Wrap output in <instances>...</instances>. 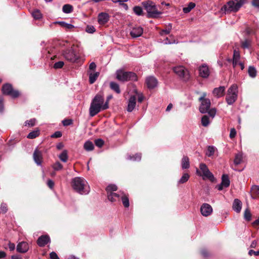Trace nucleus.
I'll return each instance as SVG.
<instances>
[{
	"label": "nucleus",
	"instance_id": "obj_3",
	"mask_svg": "<svg viewBox=\"0 0 259 259\" xmlns=\"http://www.w3.org/2000/svg\"><path fill=\"white\" fill-rule=\"evenodd\" d=\"M142 5L147 12V17L157 19L160 18L162 12L158 10L157 6L152 1L148 0L142 2Z\"/></svg>",
	"mask_w": 259,
	"mask_h": 259
},
{
	"label": "nucleus",
	"instance_id": "obj_23",
	"mask_svg": "<svg viewBox=\"0 0 259 259\" xmlns=\"http://www.w3.org/2000/svg\"><path fill=\"white\" fill-rule=\"evenodd\" d=\"M225 91V87L224 86H220L219 88H214L212 93L217 98H220L224 95Z\"/></svg>",
	"mask_w": 259,
	"mask_h": 259
},
{
	"label": "nucleus",
	"instance_id": "obj_21",
	"mask_svg": "<svg viewBox=\"0 0 259 259\" xmlns=\"http://www.w3.org/2000/svg\"><path fill=\"white\" fill-rule=\"evenodd\" d=\"M109 20V15L105 12H101L98 16V21L100 24L103 25L108 22Z\"/></svg>",
	"mask_w": 259,
	"mask_h": 259
},
{
	"label": "nucleus",
	"instance_id": "obj_43",
	"mask_svg": "<svg viewBox=\"0 0 259 259\" xmlns=\"http://www.w3.org/2000/svg\"><path fill=\"white\" fill-rule=\"evenodd\" d=\"M63 165L59 161H56L52 165V168L55 171L60 170L63 169Z\"/></svg>",
	"mask_w": 259,
	"mask_h": 259
},
{
	"label": "nucleus",
	"instance_id": "obj_2",
	"mask_svg": "<svg viewBox=\"0 0 259 259\" xmlns=\"http://www.w3.org/2000/svg\"><path fill=\"white\" fill-rule=\"evenodd\" d=\"M71 185L76 192L81 195L88 194L90 191L88 182L81 177L73 178L71 181Z\"/></svg>",
	"mask_w": 259,
	"mask_h": 259
},
{
	"label": "nucleus",
	"instance_id": "obj_7",
	"mask_svg": "<svg viewBox=\"0 0 259 259\" xmlns=\"http://www.w3.org/2000/svg\"><path fill=\"white\" fill-rule=\"evenodd\" d=\"M238 97V85L233 84L227 91L226 101L229 105H233L237 100Z\"/></svg>",
	"mask_w": 259,
	"mask_h": 259
},
{
	"label": "nucleus",
	"instance_id": "obj_22",
	"mask_svg": "<svg viewBox=\"0 0 259 259\" xmlns=\"http://www.w3.org/2000/svg\"><path fill=\"white\" fill-rule=\"evenodd\" d=\"M242 206V203L239 199L236 198L234 200L232 208L235 212L239 213L241 210Z\"/></svg>",
	"mask_w": 259,
	"mask_h": 259
},
{
	"label": "nucleus",
	"instance_id": "obj_12",
	"mask_svg": "<svg viewBox=\"0 0 259 259\" xmlns=\"http://www.w3.org/2000/svg\"><path fill=\"white\" fill-rule=\"evenodd\" d=\"M213 209L211 206L206 203H203L200 207V212L204 217H208L212 212Z\"/></svg>",
	"mask_w": 259,
	"mask_h": 259
},
{
	"label": "nucleus",
	"instance_id": "obj_63",
	"mask_svg": "<svg viewBox=\"0 0 259 259\" xmlns=\"http://www.w3.org/2000/svg\"><path fill=\"white\" fill-rule=\"evenodd\" d=\"M47 185L49 188L52 189L54 186V183L52 180H48Z\"/></svg>",
	"mask_w": 259,
	"mask_h": 259
},
{
	"label": "nucleus",
	"instance_id": "obj_6",
	"mask_svg": "<svg viewBox=\"0 0 259 259\" xmlns=\"http://www.w3.org/2000/svg\"><path fill=\"white\" fill-rule=\"evenodd\" d=\"M108 199L111 202L121 200L125 208H127L130 206L128 196L122 191H119L118 193L111 192L108 195Z\"/></svg>",
	"mask_w": 259,
	"mask_h": 259
},
{
	"label": "nucleus",
	"instance_id": "obj_53",
	"mask_svg": "<svg viewBox=\"0 0 259 259\" xmlns=\"http://www.w3.org/2000/svg\"><path fill=\"white\" fill-rule=\"evenodd\" d=\"M1 209L3 213H6L8 211L7 205L5 203H2L1 205Z\"/></svg>",
	"mask_w": 259,
	"mask_h": 259
},
{
	"label": "nucleus",
	"instance_id": "obj_11",
	"mask_svg": "<svg viewBox=\"0 0 259 259\" xmlns=\"http://www.w3.org/2000/svg\"><path fill=\"white\" fill-rule=\"evenodd\" d=\"M2 92L3 94L11 96L13 98H16L20 95L17 90H14L12 85L10 83H5L3 85Z\"/></svg>",
	"mask_w": 259,
	"mask_h": 259
},
{
	"label": "nucleus",
	"instance_id": "obj_54",
	"mask_svg": "<svg viewBox=\"0 0 259 259\" xmlns=\"http://www.w3.org/2000/svg\"><path fill=\"white\" fill-rule=\"evenodd\" d=\"M64 126H68L72 124V120L70 119H65L62 121Z\"/></svg>",
	"mask_w": 259,
	"mask_h": 259
},
{
	"label": "nucleus",
	"instance_id": "obj_8",
	"mask_svg": "<svg viewBox=\"0 0 259 259\" xmlns=\"http://www.w3.org/2000/svg\"><path fill=\"white\" fill-rule=\"evenodd\" d=\"M200 170L196 169V174L203 177V179H208L212 181L214 180L213 174L210 171L206 164L201 163L199 165Z\"/></svg>",
	"mask_w": 259,
	"mask_h": 259
},
{
	"label": "nucleus",
	"instance_id": "obj_10",
	"mask_svg": "<svg viewBox=\"0 0 259 259\" xmlns=\"http://www.w3.org/2000/svg\"><path fill=\"white\" fill-rule=\"evenodd\" d=\"M173 70L180 78L184 81H187L190 78V74L188 70L183 66H178L174 67Z\"/></svg>",
	"mask_w": 259,
	"mask_h": 259
},
{
	"label": "nucleus",
	"instance_id": "obj_44",
	"mask_svg": "<svg viewBox=\"0 0 259 259\" xmlns=\"http://www.w3.org/2000/svg\"><path fill=\"white\" fill-rule=\"evenodd\" d=\"M117 190V187L114 184L109 185L107 188L106 190L108 192V195L110 194L113 191H115Z\"/></svg>",
	"mask_w": 259,
	"mask_h": 259
},
{
	"label": "nucleus",
	"instance_id": "obj_14",
	"mask_svg": "<svg viewBox=\"0 0 259 259\" xmlns=\"http://www.w3.org/2000/svg\"><path fill=\"white\" fill-rule=\"evenodd\" d=\"M211 103L209 99L202 101L199 107V111L202 113H206L209 110Z\"/></svg>",
	"mask_w": 259,
	"mask_h": 259
},
{
	"label": "nucleus",
	"instance_id": "obj_55",
	"mask_svg": "<svg viewBox=\"0 0 259 259\" xmlns=\"http://www.w3.org/2000/svg\"><path fill=\"white\" fill-rule=\"evenodd\" d=\"M236 135V131L234 128H232L230 130L229 137L231 139L235 138Z\"/></svg>",
	"mask_w": 259,
	"mask_h": 259
},
{
	"label": "nucleus",
	"instance_id": "obj_26",
	"mask_svg": "<svg viewBox=\"0 0 259 259\" xmlns=\"http://www.w3.org/2000/svg\"><path fill=\"white\" fill-rule=\"evenodd\" d=\"M217 150V149L214 146H208L205 155L208 157H211L214 155L215 151Z\"/></svg>",
	"mask_w": 259,
	"mask_h": 259
},
{
	"label": "nucleus",
	"instance_id": "obj_28",
	"mask_svg": "<svg viewBox=\"0 0 259 259\" xmlns=\"http://www.w3.org/2000/svg\"><path fill=\"white\" fill-rule=\"evenodd\" d=\"M110 88L117 94H120L121 92L119 84L114 81L110 82Z\"/></svg>",
	"mask_w": 259,
	"mask_h": 259
},
{
	"label": "nucleus",
	"instance_id": "obj_19",
	"mask_svg": "<svg viewBox=\"0 0 259 259\" xmlns=\"http://www.w3.org/2000/svg\"><path fill=\"white\" fill-rule=\"evenodd\" d=\"M51 239L50 237L47 235H41L40 236L37 240V243L40 247H44L48 243L50 242Z\"/></svg>",
	"mask_w": 259,
	"mask_h": 259
},
{
	"label": "nucleus",
	"instance_id": "obj_29",
	"mask_svg": "<svg viewBox=\"0 0 259 259\" xmlns=\"http://www.w3.org/2000/svg\"><path fill=\"white\" fill-rule=\"evenodd\" d=\"M55 23L59 24L62 27L65 28L66 29H72L74 28V26L71 24L67 23L64 21H56Z\"/></svg>",
	"mask_w": 259,
	"mask_h": 259
},
{
	"label": "nucleus",
	"instance_id": "obj_61",
	"mask_svg": "<svg viewBox=\"0 0 259 259\" xmlns=\"http://www.w3.org/2000/svg\"><path fill=\"white\" fill-rule=\"evenodd\" d=\"M252 5L259 10V0H252Z\"/></svg>",
	"mask_w": 259,
	"mask_h": 259
},
{
	"label": "nucleus",
	"instance_id": "obj_41",
	"mask_svg": "<svg viewBox=\"0 0 259 259\" xmlns=\"http://www.w3.org/2000/svg\"><path fill=\"white\" fill-rule=\"evenodd\" d=\"M31 15L33 18L35 20H39L42 18V14L39 10L36 9L33 11Z\"/></svg>",
	"mask_w": 259,
	"mask_h": 259
},
{
	"label": "nucleus",
	"instance_id": "obj_9",
	"mask_svg": "<svg viewBox=\"0 0 259 259\" xmlns=\"http://www.w3.org/2000/svg\"><path fill=\"white\" fill-rule=\"evenodd\" d=\"M62 55L66 60L70 62H75L79 59V57L72 48H67L62 51Z\"/></svg>",
	"mask_w": 259,
	"mask_h": 259
},
{
	"label": "nucleus",
	"instance_id": "obj_31",
	"mask_svg": "<svg viewBox=\"0 0 259 259\" xmlns=\"http://www.w3.org/2000/svg\"><path fill=\"white\" fill-rule=\"evenodd\" d=\"M59 158L63 162H66L68 159V152L66 150H64L58 156Z\"/></svg>",
	"mask_w": 259,
	"mask_h": 259
},
{
	"label": "nucleus",
	"instance_id": "obj_33",
	"mask_svg": "<svg viewBox=\"0 0 259 259\" xmlns=\"http://www.w3.org/2000/svg\"><path fill=\"white\" fill-rule=\"evenodd\" d=\"M84 149L87 151H91L94 150V145L90 140L86 141L83 145Z\"/></svg>",
	"mask_w": 259,
	"mask_h": 259
},
{
	"label": "nucleus",
	"instance_id": "obj_47",
	"mask_svg": "<svg viewBox=\"0 0 259 259\" xmlns=\"http://www.w3.org/2000/svg\"><path fill=\"white\" fill-rule=\"evenodd\" d=\"M35 122L36 119L35 118H31L29 120H26L24 122V125L32 127L35 125Z\"/></svg>",
	"mask_w": 259,
	"mask_h": 259
},
{
	"label": "nucleus",
	"instance_id": "obj_15",
	"mask_svg": "<svg viewBox=\"0 0 259 259\" xmlns=\"http://www.w3.org/2000/svg\"><path fill=\"white\" fill-rule=\"evenodd\" d=\"M29 246L28 244L25 241L19 242L16 247V250L19 253H26L29 250Z\"/></svg>",
	"mask_w": 259,
	"mask_h": 259
},
{
	"label": "nucleus",
	"instance_id": "obj_50",
	"mask_svg": "<svg viewBox=\"0 0 259 259\" xmlns=\"http://www.w3.org/2000/svg\"><path fill=\"white\" fill-rule=\"evenodd\" d=\"M96 31V29L93 25H87L85 28V31L89 33H93Z\"/></svg>",
	"mask_w": 259,
	"mask_h": 259
},
{
	"label": "nucleus",
	"instance_id": "obj_18",
	"mask_svg": "<svg viewBox=\"0 0 259 259\" xmlns=\"http://www.w3.org/2000/svg\"><path fill=\"white\" fill-rule=\"evenodd\" d=\"M33 158L37 165H41L42 158V153L37 148H36L33 152Z\"/></svg>",
	"mask_w": 259,
	"mask_h": 259
},
{
	"label": "nucleus",
	"instance_id": "obj_35",
	"mask_svg": "<svg viewBox=\"0 0 259 259\" xmlns=\"http://www.w3.org/2000/svg\"><path fill=\"white\" fill-rule=\"evenodd\" d=\"M243 159L242 154L241 153H238L235 155V158L234 160V163L236 165L240 164Z\"/></svg>",
	"mask_w": 259,
	"mask_h": 259
},
{
	"label": "nucleus",
	"instance_id": "obj_36",
	"mask_svg": "<svg viewBox=\"0 0 259 259\" xmlns=\"http://www.w3.org/2000/svg\"><path fill=\"white\" fill-rule=\"evenodd\" d=\"M127 159L135 161H139L141 159V154L136 153L133 156L128 155Z\"/></svg>",
	"mask_w": 259,
	"mask_h": 259
},
{
	"label": "nucleus",
	"instance_id": "obj_27",
	"mask_svg": "<svg viewBox=\"0 0 259 259\" xmlns=\"http://www.w3.org/2000/svg\"><path fill=\"white\" fill-rule=\"evenodd\" d=\"M182 169H187L190 167L189 159L187 156H183L181 162Z\"/></svg>",
	"mask_w": 259,
	"mask_h": 259
},
{
	"label": "nucleus",
	"instance_id": "obj_17",
	"mask_svg": "<svg viewBox=\"0 0 259 259\" xmlns=\"http://www.w3.org/2000/svg\"><path fill=\"white\" fill-rule=\"evenodd\" d=\"M146 83L149 89H153L157 85L158 81L154 76H149L146 79Z\"/></svg>",
	"mask_w": 259,
	"mask_h": 259
},
{
	"label": "nucleus",
	"instance_id": "obj_20",
	"mask_svg": "<svg viewBox=\"0 0 259 259\" xmlns=\"http://www.w3.org/2000/svg\"><path fill=\"white\" fill-rule=\"evenodd\" d=\"M143 33V29L141 26H136L133 28L130 32V34L133 38H137L140 36Z\"/></svg>",
	"mask_w": 259,
	"mask_h": 259
},
{
	"label": "nucleus",
	"instance_id": "obj_45",
	"mask_svg": "<svg viewBox=\"0 0 259 259\" xmlns=\"http://www.w3.org/2000/svg\"><path fill=\"white\" fill-rule=\"evenodd\" d=\"M189 175L187 173H185L183 174L182 177L181 178V179L178 181V183L179 184H184L186 183L189 179Z\"/></svg>",
	"mask_w": 259,
	"mask_h": 259
},
{
	"label": "nucleus",
	"instance_id": "obj_60",
	"mask_svg": "<svg viewBox=\"0 0 259 259\" xmlns=\"http://www.w3.org/2000/svg\"><path fill=\"white\" fill-rule=\"evenodd\" d=\"M4 111V105L3 103V98H0V113H3Z\"/></svg>",
	"mask_w": 259,
	"mask_h": 259
},
{
	"label": "nucleus",
	"instance_id": "obj_40",
	"mask_svg": "<svg viewBox=\"0 0 259 259\" xmlns=\"http://www.w3.org/2000/svg\"><path fill=\"white\" fill-rule=\"evenodd\" d=\"M134 13L137 16H142L143 14V10L141 7L136 6L133 8Z\"/></svg>",
	"mask_w": 259,
	"mask_h": 259
},
{
	"label": "nucleus",
	"instance_id": "obj_1",
	"mask_svg": "<svg viewBox=\"0 0 259 259\" xmlns=\"http://www.w3.org/2000/svg\"><path fill=\"white\" fill-rule=\"evenodd\" d=\"M109 108V105L105 103L104 96L97 94L92 99L89 108V114L91 117L95 116L100 112Z\"/></svg>",
	"mask_w": 259,
	"mask_h": 259
},
{
	"label": "nucleus",
	"instance_id": "obj_57",
	"mask_svg": "<svg viewBox=\"0 0 259 259\" xmlns=\"http://www.w3.org/2000/svg\"><path fill=\"white\" fill-rule=\"evenodd\" d=\"M50 257L51 259H60L57 253L54 251H52L50 253Z\"/></svg>",
	"mask_w": 259,
	"mask_h": 259
},
{
	"label": "nucleus",
	"instance_id": "obj_51",
	"mask_svg": "<svg viewBox=\"0 0 259 259\" xmlns=\"http://www.w3.org/2000/svg\"><path fill=\"white\" fill-rule=\"evenodd\" d=\"M95 144L96 146L101 148L104 144V141L102 139H98L95 140Z\"/></svg>",
	"mask_w": 259,
	"mask_h": 259
},
{
	"label": "nucleus",
	"instance_id": "obj_48",
	"mask_svg": "<svg viewBox=\"0 0 259 259\" xmlns=\"http://www.w3.org/2000/svg\"><path fill=\"white\" fill-rule=\"evenodd\" d=\"M64 65V63L62 61H60L57 62H55L53 67L55 69H58L62 68Z\"/></svg>",
	"mask_w": 259,
	"mask_h": 259
},
{
	"label": "nucleus",
	"instance_id": "obj_49",
	"mask_svg": "<svg viewBox=\"0 0 259 259\" xmlns=\"http://www.w3.org/2000/svg\"><path fill=\"white\" fill-rule=\"evenodd\" d=\"M171 28H172V24L171 23H169L168 24V28L166 29L162 30L160 32V34L161 35H162L164 34H168L171 31Z\"/></svg>",
	"mask_w": 259,
	"mask_h": 259
},
{
	"label": "nucleus",
	"instance_id": "obj_62",
	"mask_svg": "<svg viewBox=\"0 0 259 259\" xmlns=\"http://www.w3.org/2000/svg\"><path fill=\"white\" fill-rule=\"evenodd\" d=\"M201 254L203 257H207L209 255L208 252L205 249H203L201 251Z\"/></svg>",
	"mask_w": 259,
	"mask_h": 259
},
{
	"label": "nucleus",
	"instance_id": "obj_4",
	"mask_svg": "<svg viewBox=\"0 0 259 259\" xmlns=\"http://www.w3.org/2000/svg\"><path fill=\"white\" fill-rule=\"evenodd\" d=\"M245 0H232L229 1L221 8V11L225 13L236 12L244 4Z\"/></svg>",
	"mask_w": 259,
	"mask_h": 259
},
{
	"label": "nucleus",
	"instance_id": "obj_34",
	"mask_svg": "<svg viewBox=\"0 0 259 259\" xmlns=\"http://www.w3.org/2000/svg\"><path fill=\"white\" fill-rule=\"evenodd\" d=\"M99 75V72L91 73L89 74V82L91 84L94 83Z\"/></svg>",
	"mask_w": 259,
	"mask_h": 259
},
{
	"label": "nucleus",
	"instance_id": "obj_16",
	"mask_svg": "<svg viewBox=\"0 0 259 259\" xmlns=\"http://www.w3.org/2000/svg\"><path fill=\"white\" fill-rule=\"evenodd\" d=\"M199 74L202 78H207L209 75V70L207 66L204 64L198 68Z\"/></svg>",
	"mask_w": 259,
	"mask_h": 259
},
{
	"label": "nucleus",
	"instance_id": "obj_25",
	"mask_svg": "<svg viewBox=\"0 0 259 259\" xmlns=\"http://www.w3.org/2000/svg\"><path fill=\"white\" fill-rule=\"evenodd\" d=\"M240 54L239 52L236 50H234L233 52V57L232 59V65L233 68H235L237 65L238 63L240 62Z\"/></svg>",
	"mask_w": 259,
	"mask_h": 259
},
{
	"label": "nucleus",
	"instance_id": "obj_64",
	"mask_svg": "<svg viewBox=\"0 0 259 259\" xmlns=\"http://www.w3.org/2000/svg\"><path fill=\"white\" fill-rule=\"evenodd\" d=\"M8 246L10 251H13L15 248V245L13 243L10 242L8 244Z\"/></svg>",
	"mask_w": 259,
	"mask_h": 259
},
{
	"label": "nucleus",
	"instance_id": "obj_46",
	"mask_svg": "<svg viewBox=\"0 0 259 259\" xmlns=\"http://www.w3.org/2000/svg\"><path fill=\"white\" fill-rule=\"evenodd\" d=\"M210 122L209 118L207 115H204L201 118V124L203 126H207L209 125Z\"/></svg>",
	"mask_w": 259,
	"mask_h": 259
},
{
	"label": "nucleus",
	"instance_id": "obj_24",
	"mask_svg": "<svg viewBox=\"0 0 259 259\" xmlns=\"http://www.w3.org/2000/svg\"><path fill=\"white\" fill-rule=\"evenodd\" d=\"M136 99L134 96H131L129 100L127 107V111L129 112H131L134 109L136 104Z\"/></svg>",
	"mask_w": 259,
	"mask_h": 259
},
{
	"label": "nucleus",
	"instance_id": "obj_42",
	"mask_svg": "<svg viewBox=\"0 0 259 259\" xmlns=\"http://www.w3.org/2000/svg\"><path fill=\"white\" fill-rule=\"evenodd\" d=\"M244 219L246 221H250L251 220V213L248 208L245 209L244 212Z\"/></svg>",
	"mask_w": 259,
	"mask_h": 259
},
{
	"label": "nucleus",
	"instance_id": "obj_59",
	"mask_svg": "<svg viewBox=\"0 0 259 259\" xmlns=\"http://www.w3.org/2000/svg\"><path fill=\"white\" fill-rule=\"evenodd\" d=\"M62 133L60 131L55 132L52 136V138H60L62 136Z\"/></svg>",
	"mask_w": 259,
	"mask_h": 259
},
{
	"label": "nucleus",
	"instance_id": "obj_58",
	"mask_svg": "<svg viewBox=\"0 0 259 259\" xmlns=\"http://www.w3.org/2000/svg\"><path fill=\"white\" fill-rule=\"evenodd\" d=\"M248 254L250 256L252 255H254L255 256H258L259 255V250L257 251H254L252 249H250L248 251Z\"/></svg>",
	"mask_w": 259,
	"mask_h": 259
},
{
	"label": "nucleus",
	"instance_id": "obj_30",
	"mask_svg": "<svg viewBox=\"0 0 259 259\" xmlns=\"http://www.w3.org/2000/svg\"><path fill=\"white\" fill-rule=\"evenodd\" d=\"M249 76L254 78L256 76L257 71L255 68L253 66H249L247 71Z\"/></svg>",
	"mask_w": 259,
	"mask_h": 259
},
{
	"label": "nucleus",
	"instance_id": "obj_39",
	"mask_svg": "<svg viewBox=\"0 0 259 259\" xmlns=\"http://www.w3.org/2000/svg\"><path fill=\"white\" fill-rule=\"evenodd\" d=\"M251 40L249 39H245L244 41H241V46L244 49H249L250 44L251 43Z\"/></svg>",
	"mask_w": 259,
	"mask_h": 259
},
{
	"label": "nucleus",
	"instance_id": "obj_52",
	"mask_svg": "<svg viewBox=\"0 0 259 259\" xmlns=\"http://www.w3.org/2000/svg\"><path fill=\"white\" fill-rule=\"evenodd\" d=\"M208 114L209 115L210 117H211L212 118H214L215 114H216V109L215 108H212L210 110H209L208 111Z\"/></svg>",
	"mask_w": 259,
	"mask_h": 259
},
{
	"label": "nucleus",
	"instance_id": "obj_5",
	"mask_svg": "<svg viewBox=\"0 0 259 259\" xmlns=\"http://www.w3.org/2000/svg\"><path fill=\"white\" fill-rule=\"evenodd\" d=\"M116 78L121 82L135 81L138 80L137 75L135 73L131 71H124L122 69H118L116 71Z\"/></svg>",
	"mask_w": 259,
	"mask_h": 259
},
{
	"label": "nucleus",
	"instance_id": "obj_56",
	"mask_svg": "<svg viewBox=\"0 0 259 259\" xmlns=\"http://www.w3.org/2000/svg\"><path fill=\"white\" fill-rule=\"evenodd\" d=\"M253 193L257 195H259V186L254 185L251 188Z\"/></svg>",
	"mask_w": 259,
	"mask_h": 259
},
{
	"label": "nucleus",
	"instance_id": "obj_38",
	"mask_svg": "<svg viewBox=\"0 0 259 259\" xmlns=\"http://www.w3.org/2000/svg\"><path fill=\"white\" fill-rule=\"evenodd\" d=\"M40 134L38 130H34L29 133L27 136V138L29 139H33L38 137Z\"/></svg>",
	"mask_w": 259,
	"mask_h": 259
},
{
	"label": "nucleus",
	"instance_id": "obj_32",
	"mask_svg": "<svg viewBox=\"0 0 259 259\" xmlns=\"http://www.w3.org/2000/svg\"><path fill=\"white\" fill-rule=\"evenodd\" d=\"M195 6L196 5L194 3L190 2L188 3L187 7L183 8V11L185 14L189 13Z\"/></svg>",
	"mask_w": 259,
	"mask_h": 259
},
{
	"label": "nucleus",
	"instance_id": "obj_37",
	"mask_svg": "<svg viewBox=\"0 0 259 259\" xmlns=\"http://www.w3.org/2000/svg\"><path fill=\"white\" fill-rule=\"evenodd\" d=\"M73 7L69 4H65L63 6L62 11L64 13L69 14L73 11Z\"/></svg>",
	"mask_w": 259,
	"mask_h": 259
},
{
	"label": "nucleus",
	"instance_id": "obj_13",
	"mask_svg": "<svg viewBox=\"0 0 259 259\" xmlns=\"http://www.w3.org/2000/svg\"><path fill=\"white\" fill-rule=\"evenodd\" d=\"M230 181L229 178V176L227 174H223L222 176V182L221 183L218 184L217 186V189L221 191L224 188H227L230 186Z\"/></svg>",
	"mask_w": 259,
	"mask_h": 259
}]
</instances>
